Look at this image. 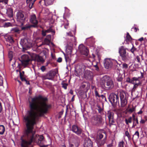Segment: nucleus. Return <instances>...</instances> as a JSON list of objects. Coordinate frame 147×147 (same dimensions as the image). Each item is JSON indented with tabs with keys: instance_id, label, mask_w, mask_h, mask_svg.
<instances>
[{
	"instance_id": "obj_61",
	"label": "nucleus",
	"mask_w": 147,
	"mask_h": 147,
	"mask_svg": "<svg viewBox=\"0 0 147 147\" xmlns=\"http://www.w3.org/2000/svg\"><path fill=\"white\" fill-rule=\"evenodd\" d=\"M49 31H50V32H51L53 33L54 34H53V35H54L55 34V31L54 30H53L51 28H49Z\"/></svg>"
},
{
	"instance_id": "obj_15",
	"label": "nucleus",
	"mask_w": 147,
	"mask_h": 147,
	"mask_svg": "<svg viewBox=\"0 0 147 147\" xmlns=\"http://www.w3.org/2000/svg\"><path fill=\"white\" fill-rule=\"evenodd\" d=\"M114 86V85L113 82L110 79L106 82V84H105V86L104 87L107 88L109 89H111L113 88Z\"/></svg>"
},
{
	"instance_id": "obj_35",
	"label": "nucleus",
	"mask_w": 147,
	"mask_h": 147,
	"mask_svg": "<svg viewBox=\"0 0 147 147\" xmlns=\"http://www.w3.org/2000/svg\"><path fill=\"white\" fill-rule=\"evenodd\" d=\"M11 31L12 32H15L18 33H19L20 32V30L18 28H12L11 30Z\"/></svg>"
},
{
	"instance_id": "obj_6",
	"label": "nucleus",
	"mask_w": 147,
	"mask_h": 147,
	"mask_svg": "<svg viewBox=\"0 0 147 147\" xmlns=\"http://www.w3.org/2000/svg\"><path fill=\"white\" fill-rule=\"evenodd\" d=\"M85 68V66L82 64L78 65L75 70L76 76H79L82 75L84 71Z\"/></svg>"
},
{
	"instance_id": "obj_54",
	"label": "nucleus",
	"mask_w": 147,
	"mask_h": 147,
	"mask_svg": "<svg viewBox=\"0 0 147 147\" xmlns=\"http://www.w3.org/2000/svg\"><path fill=\"white\" fill-rule=\"evenodd\" d=\"M8 0H0V3H4L5 4H7Z\"/></svg>"
},
{
	"instance_id": "obj_34",
	"label": "nucleus",
	"mask_w": 147,
	"mask_h": 147,
	"mask_svg": "<svg viewBox=\"0 0 147 147\" xmlns=\"http://www.w3.org/2000/svg\"><path fill=\"white\" fill-rule=\"evenodd\" d=\"M103 107L102 108H101L100 106L99 105H97V107L98 108V112L99 113H101L103 111Z\"/></svg>"
},
{
	"instance_id": "obj_46",
	"label": "nucleus",
	"mask_w": 147,
	"mask_h": 147,
	"mask_svg": "<svg viewBox=\"0 0 147 147\" xmlns=\"http://www.w3.org/2000/svg\"><path fill=\"white\" fill-rule=\"evenodd\" d=\"M88 84L86 82H83L81 86V87L83 88H84L86 87V86L88 85Z\"/></svg>"
},
{
	"instance_id": "obj_59",
	"label": "nucleus",
	"mask_w": 147,
	"mask_h": 147,
	"mask_svg": "<svg viewBox=\"0 0 147 147\" xmlns=\"http://www.w3.org/2000/svg\"><path fill=\"white\" fill-rule=\"evenodd\" d=\"M62 61V59L61 57H59L57 60V61L59 63H60Z\"/></svg>"
},
{
	"instance_id": "obj_40",
	"label": "nucleus",
	"mask_w": 147,
	"mask_h": 147,
	"mask_svg": "<svg viewBox=\"0 0 147 147\" xmlns=\"http://www.w3.org/2000/svg\"><path fill=\"white\" fill-rule=\"evenodd\" d=\"M136 106H133L132 108H130L127 111L129 113H131L135 111L136 110Z\"/></svg>"
},
{
	"instance_id": "obj_63",
	"label": "nucleus",
	"mask_w": 147,
	"mask_h": 147,
	"mask_svg": "<svg viewBox=\"0 0 147 147\" xmlns=\"http://www.w3.org/2000/svg\"><path fill=\"white\" fill-rule=\"evenodd\" d=\"M146 121L144 120V119H141L140 121V123H141L142 124H144L145 123Z\"/></svg>"
},
{
	"instance_id": "obj_1",
	"label": "nucleus",
	"mask_w": 147,
	"mask_h": 147,
	"mask_svg": "<svg viewBox=\"0 0 147 147\" xmlns=\"http://www.w3.org/2000/svg\"><path fill=\"white\" fill-rule=\"evenodd\" d=\"M48 101L47 97L40 95L32 98L31 100L29 101V109L27 111L28 115L23 117L26 127L25 131L26 137L23 136L20 139L21 147H29L35 140V132L33 130L34 126L40 118L44 117L51 108L52 105Z\"/></svg>"
},
{
	"instance_id": "obj_2",
	"label": "nucleus",
	"mask_w": 147,
	"mask_h": 147,
	"mask_svg": "<svg viewBox=\"0 0 147 147\" xmlns=\"http://www.w3.org/2000/svg\"><path fill=\"white\" fill-rule=\"evenodd\" d=\"M126 93L123 90L119 91L117 94L112 93L109 95L108 98L109 101L112 104L114 105H119V96L121 101V107H125L127 105V101L126 99Z\"/></svg>"
},
{
	"instance_id": "obj_26",
	"label": "nucleus",
	"mask_w": 147,
	"mask_h": 147,
	"mask_svg": "<svg viewBox=\"0 0 147 147\" xmlns=\"http://www.w3.org/2000/svg\"><path fill=\"white\" fill-rule=\"evenodd\" d=\"M133 121V125L132 126V128H134L136 126H137L139 124V122L138 119H136L132 120Z\"/></svg>"
},
{
	"instance_id": "obj_9",
	"label": "nucleus",
	"mask_w": 147,
	"mask_h": 147,
	"mask_svg": "<svg viewBox=\"0 0 147 147\" xmlns=\"http://www.w3.org/2000/svg\"><path fill=\"white\" fill-rule=\"evenodd\" d=\"M20 44L24 49H26L27 48H30L31 46V43L29 41L28 39L26 38L22 39Z\"/></svg>"
},
{
	"instance_id": "obj_52",
	"label": "nucleus",
	"mask_w": 147,
	"mask_h": 147,
	"mask_svg": "<svg viewBox=\"0 0 147 147\" xmlns=\"http://www.w3.org/2000/svg\"><path fill=\"white\" fill-rule=\"evenodd\" d=\"M139 78H136L135 77L133 78H132V81H133L132 82H133V83H132V84H134V83H135L134 82V81H137V80H138Z\"/></svg>"
},
{
	"instance_id": "obj_36",
	"label": "nucleus",
	"mask_w": 147,
	"mask_h": 147,
	"mask_svg": "<svg viewBox=\"0 0 147 147\" xmlns=\"http://www.w3.org/2000/svg\"><path fill=\"white\" fill-rule=\"evenodd\" d=\"M37 136H39V138L38 139V141L39 143H41V142L44 140V137L43 135H41L40 136H39L38 135H36V137H37Z\"/></svg>"
},
{
	"instance_id": "obj_8",
	"label": "nucleus",
	"mask_w": 147,
	"mask_h": 147,
	"mask_svg": "<svg viewBox=\"0 0 147 147\" xmlns=\"http://www.w3.org/2000/svg\"><path fill=\"white\" fill-rule=\"evenodd\" d=\"M20 60L22 65L25 67L29 64L30 59L28 55L24 54L22 56Z\"/></svg>"
},
{
	"instance_id": "obj_4",
	"label": "nucleus",
	"mask_w": 147,
	"mask_h": 147,
	"mask_svg": "<svg viewBox=\"0 0 147 147\" xmlns=\"http://www.w3.org/2000/svg\"><path fill=\"white\" fill-rule=\"evenodd\" d=\"M57 72L55 71L51 70L48 72L45 75H42L41 78L43 80L48 79L52 80L54 78Z\"/></svg>"
},
{
	"instance_id": "obj_60",
	"label": "nucleus",
	"mask_w": 147,
	"mask_h": 147,
	"mask_svg": "<svg viewBox=\"0 0 147 147\" xmlns=\"http://www.w3.org/2000/svg\"><path fill=\"white\" fill-rule=\"evenodd\" d=\"M136 59L137 61L138 62L140 63V59L139 57L138 56H137L136 57Z\"/></svg>"
},
{
	"instance_id": "obj_47",
	"label": "nucleus",
	"mask_w": 147,
	"mask_h": 147,
	"mask_svg": "<svg viewBox=\"0 0 147 147\" xmlns=\"http://www.w3.org/2000/svg\"><path fill=\"white\" fill-rule=\"evenodd\" d=\"M126 82H127L130 83L132 84V83H133L132 82L133 81H132V79H130L129 77H127L126 78Z\"/></svg>"
},
{
	"instance_id": "obj_5",
	"label": "nucleus",
	"mask_w": 147,
	"mask_h": 147,
	"mask_svg": "<svg viewBox=\"0 0 147 147\" xmlns=\"http://www.w3.org/2000/svg\"><path fill=\"white\" fill-rule=\"evenodd\" d=\"M119 53L123 61L126 62L128 60V55L127 54L126 49L123 46H121L119 48Z\"/></svg>"
},
{
	"instance_id": "obj_24",
	"label": "nucleus",
	"mask_w": 147,
	"mask_h": 147,
	"mask_svg": "<svg viewBox=\"0 0 147 147\" xmlns=\"http://www.w3.org/2000/svg\"><path fill=\"white\" fill-rule=\"evenodd\" d=\"M54 0H43L44 4L46 6L51 5L53 3V2Z\"/></svg>"
},
{
	"instance_id": "obj_22",
	"label": "nucleus",
	"mask_w": 147,
	"mask_h": 147,
	"mask_svg": "<svg viewBox=\"0 0 147 147\" xmlns=\"http://www.w3.org/2000/svg\"><path fill=\"white\" fill-rule=\"evenodd\" d=\"M79 142L76 141L69 143V147H78L79 146Z\"/></svg>"
},
{
	"instance_id": "obj_57",
	"label": "nucleus",
	"mask_w": 147,
	"mask_h": 147,
	"mask_svg": "<svg viewBox=\"0 0 147 147\" xmlns=\"http://www.w3.org/2000/svg\"><path fill=\"white\" fill-rule=\"evenodd\" d=\"M46 33L44 30H42V35L43 36H45L46 35Z\"/></svg>"
},
{
	"instance_id": "obj_10",
	"label": "nucleus",
	"mask_w": 147,
	"mask_h": 147,
	"mask_svg": "<svg viewBox=\"0 0 147 147\" xmlns=\"http://www.w3.org/2000/svg\"><path fill=\"white\" fill-rule=\"evenodd\" d=\"M71 130L78 136L80 135L82 132V129L78 125H72Z\"/></svg>"
},
{
	"instance_id": "obj_19",
	"label": "nucleus",
	"mask_w": 147,
	"mask_h": 147,
	"mask_svg": "<svg viewBox=\"0 0 147 147\" xmlns=\"http://www.w3.org/2000/svg\"><path fill=\"white\" fill-rule=\"evenodd\" d=\"M35 59L38 62L43 63L45 60L42 56L38 55H36L34 57Z\"/></svg>"
},
{
	"instance_id": "obj_16",
	"label": "nucleus",
	"mask_w": 147,
	"mask_h": 147,
	"mask_svg": "<svg viewBox=\"0 0 147 147\" xmlns=\"http://www.w3.org/2000/svg\"><path fill=\"white\" fill-rule=\"evenodd\" d=\"M92 73L89 70H86L84 72V77L86 80H90L92 78Z\"/></svg>"
},
{
	"instance_id": "obj_11",
	"label": "nucleus",
	"mask_w": 147,
	"mask_h": 147,
	"mask_svg": "<svg viewBox=\"0 0 147 147\" xmlns=\"http://www.w3.org/2000/svg\"><path fill=\"white\" fill-rule=\"evenodd\" d=\"M30 21L33 25H31L34 28L37 27L38 24V21L36 19V16L35 14H33L30 16Z\"/></svg>"
},
{
	"instance_id": "obj_28",
	"label": "nucleus",
	"mask_w": 147,
	"mask_h": 147,
	"mask_svg": "<svg viewBox=\"0 0 147 147\" xmlns=\"http://www.w3.org/2000/svg\"><path fill=\"white\" fill-rule=\"evenodd\" d=\"M5 131L4 126L3 125H0V135H3Z\"/></svg>"
},
{
	"instance_id": "obj_21",
	"label": "nucleus",
	"mask_w": 147,
	"mask_h": 147,
	"mask_svg": "<svg viewBox=\"0 0 147 147\" xmlns=\"http://www.w3.org/2000/svg\"><path fill=\"white\" fill-rule=\"evenodd\" d=\"M36 0H26V3L29 8L31 9L32 7L34 2Z\"/></svg>"
},
{
	"instance_id": "obj_38",
	"label": "nucleus",
	"mask_w": 147,
	"mask_h": 147,
	"mask_svg": "<svg viewBox=\"0 0 147 147\" xmlns=\"http://www.w3.org/2000/svg\"><path fill=\"white\" fill-rule=\"evenodd\" d=\"M13 56V52L11 51H9L8 53V57L10 59L9 61H10L12 60V58Z\"/></svg>"
},
{
	"instance_id": "obj_25",
	"label": "nucleus",
	"mask_w": 147,
	"mask_h": 147,
	"mask_svg": "<svg viewBox=\"0 0 147 147\" xmlns=\"http://www.w3.org/2000/svg\"><path fill=\"white\" fill-rule=\"evenodd\" d=\"M134 87L131 91L132 92H135L136 89L138 88V86L140 85H141V83L140 82H139L138 83H134Z\"/></svg>"
},
{
	"instance_id": "obj_49",
	"label": "nucleus",
	"mask_w": 147,
	"mask_h": 147,
	"mask_svg": "<svg viewBox=\"0 0 147 147\" xmlns=\"http://www.w3.org/2000/svg\"><path fill=\"white\" fill-rule=\"evenodd\" d=\"M128 65L126 63H124L122 64V67L123 68L126 69L127 68Z\"/></svg>"
},
{
	"instance_id": "obj_37",
	"label": "nucleus",
	"mask_w": 147,
	"mask_h": 147,
	"mask_svg": "<svg viewBox=\"0 0 147 147\" xmlns=\"http://www.w3.org/2000/svg\"><path fill=\"white\" fill-rule=\"evenodd\" d=\"M61 85L62 87L65 90H66L67 88V86L68 85V84L64 82L63 81H62Z\"/></svg>"
},
{
	"instance_id": "obj_18",
	"label": "nucleus",
	"mask_w": 147,
	"mask_h": 147,
	"mask_svg": "<svg viewBox=\"0 0 147 147\" xmlns=\"http://www.w3.org/2000/svg\"><path fill=\"white\" fill-rule=\"evenodd\" d=\"M106 140V137L103 140L97 139L96 142L98 147H100L104 146Z\"/></svg>"
},
{
	"instance_id": "obj_20",
	"label": "nucleus",
	"mask_w": 147,
	"mask_h": 147,
	"mask_svg": "<svg viewBox=\"0 0 147 147\" xmlns=\"http://www.w3.org/2000/svg\"><path fill=\"white\" fill-rule=\"evenodd\" d=\"M51 36L50 34L47 35L44 40V42L46 45H49L51 42Z\"/></svg>"
},
{
	"instance_id": "obj_7",
	"label": "nucleus",
	"mask_w": 147,
	"mask_h": 147,
	"mask_svg": "<svg viewBox=\"0 0 147 147\" xmlns=\"http://www.w3.org/2000/svg\"><path fill=\"white\" fill-rule=\"evenodd\" d=\"M16 17L17 21L21 23V24L23 25L26 19L23 11L21 10L18 11L17 13Z\"/></svg>"
},
{
	"instance_id": "obj_45",
	"label": "nucleus",
	"mask_w": 147,
	"mask_h": 147,
	"mask_svg": "<svg viewBox=\"0 0 147 147\" xmlns=\"http://www.w3.org/2000/svg\"><path fill=\"white\" fill-rule=\"evenodd\" d=\"M137 136V137L136 138H137V139L139 137V132L138 131H137L135 132V134L133 136V138L134 137V136Z\"/></svg>"
},
{
	"instance_id": "obj_13",
	"label": "nucleus",
	"mask_w": 147,
	"mask_h": 147,
	"mask_svg": "<svg viewBox=\"0 0 147 147\" xmlns=\"http://www.w3.org/2000/svg\"><path fill=\"white\" fill-rule=\"evenodd\" d=\"M104 65L106 69H109L113 66V62L110 59L106 58L105 60Z\"/></svg>"
},
{
	"instance_id": "obj_64",
	"label": "nucleus",
	"mask_w": 147,
	"mask_h": 147,
	"mask_svg": "<svg viewBox=\"0 0 147 147\" xmlns=\"http://www.w3.org/2000/svg\"><path fill=\"white\" fill-rule=\"evenodd\" d=\"M69 26V23H67L64 25V28L65 29H67L68 28V26Z\"/></svg>"
},
{
	"instance_id": "obj_48",
	"label": "nucleus",
	"mask_w": 147,
	"mask_h": 147,
	"mask_svg": "<svg viewBox=\"0 0 147 147\" xmlns=\"http://www.w3.org/2000/svg\"><path fill=\"white\" fill-rule=\"evenodd\" d=\"M4 27H7L11 26V24L9 22L6 23L4 25Z\"/></svg>"
},
{
	"instance_id": "obj_32",
	"label": "nucleus",
	"mask_w": 147,
	"mask_h": 147,
	"mask_svg": "<svg viewBox=\"0 0 147 147\" xmlns=\"http://www.w3.org/2000/svg\"><path fill=\"white\" fill-rule=\"evenodd\" d=\"M132 120V117H130L128 119H126L125 120V121L127 125H129V123H131Z\"/></svg>"
},
{
	"instance_id": "obj_43",
	"label": "nucleus",
	"mask_w": 147,
	"mask_h": 147,
	"mask_svg": "<svg viewBox=\"0 0 147 147\" xmlns=\"http://www.w3.org/2000/svg\"><path fill=\"white\" fill-rule=\"evenodd\" d=\"M66 62H67L69 61V58L68 55L64 54Z\"/></svg>"
},
{
	"instance_id": "obj_31",
	"label": "nucleus",
	"mask_w": 147,
	"mask_h": 147,
	"mask_svg": "<svg viewBox=\"0 0 147 147\" xmlns=\"http://www.w3.org/2000/svg\"><path fill=\"white\" fill-rule=\"evenodd\" d=\"M113 115L114 113L113 112H111L110 111H108L107 113L108 119L113 118Z\"/></svg>"
},
{
	"instance_id": "obj_14",
	"label": "nucleus",
	"mask_w": 147,
	"mask_h": 147,
	"mask_svg": "<svg viewBox=\"0 0 147 147\" xmlns=\"http://www.w3.org/2000/svg\"><path fill=\"white\" fill-rule=\"evenodd\" d=\"M111 79L108 76L105 75L101 78L100 84L102 87L105 86V83Z\"/></svg>"
},
{
	"instance_id": "obj_23",
	"label": "nucleus",
	"mask_w": 147,
	"mask_h": 147,
	"mask_svg": "<svg viewBox=\"0 0 147 147\" xmlns=\"http://www.w3.org/2000/svg\"><path fill=\"white\" fill-rule=\"evenodd\" d=\"M132 40V38L129 34L128 32L127 33L126 38L125 41L127 43H128L129 42H131Z\"/></svg>"
},
{
	"instance_id": "obj_12",
	"label": "nucleus",
	"mask_w": 147,
	"mask_h": 147,
	"mask_svg": "<svg viewBox=\"0 0 147 147\" xmlns=\"http://www.w3.org/2000/svg\"><path fill=\"white\" fill-rule=\"evenodd\" d=\"M78 49L82 54L87 56L88 51L85 46L82 44L80 45L78 47Z\"/></svg>"
},
{
	"instance_id": "obj_41",
	"label": "nucleus",
	"mask_w": 147,
	"mask_h": 147,
	"mask_svg": "<svg viewBox=\"0 0 147 147\" xmlns=\"http://www.w3.org/2000/svg\"><path fill=\"white\" fill-rule=\"evenodd\" d=\"M20 78L22 81H23L24 80H26V78L23 77L24 75L22 74V73L21 71L20 72Z\"/></svg>"
},
{
	"instance_id": "obj_55",
	"label": "nucleus",
	"mask_w": 147,
	"mask_h": 147,
	"mask_svg": "<svg viewBox=\"0 0 147 147\" xmlns=\"http://www.w3.org/2000/svg\"><path fill=\"white\" fill-rule=\"evenodd\" d=\"M46 69V68L44 66H42L40 67V69L42 72L44 71Z\"/></svg>"
},
{
	"instance_id": "obj_39",
	"label": "nucleus",
	"mask_w": 147,
	"mask_h": 147,
	"mask_svg": "<svg viewBox=\"0 0 147 147\" xmlns=\"http://www.w3.org/2000/svg\"><path fill=\"white\" fill-rule=\"evenodd\" d=\"M123 78L121 75H119L116 78L118 82H121L122 81Z\"/></svg>"
},
{
	"instance_id": "obj_50",
	"label": "nucleus",
	"mask_w": 147,
	"mask_h": 147,
	"mask_svg": "<svg viewBox=\"0 0 147 147\" xmlns=\"http://www.w3.org/2000/svg\"><path fill=\"white\" fill-rule=\"evenodd\" d=\"M124 142L123 141L120 142L119 144V147H124Z\"/></svg>"
},
{
	"instance_id": "obj_17",
	"label": "nucleus",
	"mask_w": 147,
	"mask_h": 147,
	"mask_svg": "<svg viewBox=\"0 0 147 147\" xmlns=\"http://www.w3.org/2000/svg\"><path fill=\"white\" fill-rule=\"evenodd\" d=\"M83 146L84 147H92V142L90 139H88L85 141Z\"/></svg>"
},
{
	"instance_id": "obj_53",
	"label": "nucleus",
	"mask_w": 147,
	"mask_h": 147,
	"mask_svg": "<svg viewBox=\"0 0 147 147\" xmlns=\"http://www.w3.org/2000/svg\"><path fill=\"white\" fill-rule=\"evenodd\" d=\"M3 83V78L0 75V86H1Z\"/></svg>"
},
{
	"instance_id": "obj_29",
	"label": "nucleus",
	"mask_w": 147,
	"mask_h": 147,
	"mask_svg": "<svg viewBox=\"0 0 147 147\" xmlns=\"http://www.w3.org/2000/svg\"><path fill=\"white\" fill-rule=\"evenodd\" d=\"M94 92L95 96L97 99H98V98L100 97V95H101L100 94L97 90V89L96 88L94 89Z\"/></svg>"
},
{
	"instance_id": "obj_44",
	"label": "nucleus",
	"mask_w": 147,
	"mask_h": 147,
	"mask_svg": "<svg viewBox=\"0 0 147 147\" xmlns=\"http://www.w3.org/2000/svg\"><path fill=\"white\" fill-rule=\"evenodd\" d=\"M137 50V49L133 45L132 47L131 48V49L130 50V51L131 52V53H132L133 54H134V52L135 51H136Z\"/></svg>"
},
{
	"instance_id": "obj_62",
	"label": "nucleus",
	"mask_w": 147,
	"mask_h": 147,
	"mask_svg": "<svg viewBox=\"0 0 147 147\" xmlns=\"http://www.w3.org/2000/svg\"><path fill=\"white\" fill-rule=\"evenodd\" d=\"M132 29H134V32H137L138 30H139V29L136 27H133L132 28Z\"/></svg>"
},
{
	"instance_id": "obj_30",
	"label": "nucleus",
	"mask_w": 147,
	"mask_h": 147,
	"mask_svg": "<svg viewBox=\"0 0 147 147\" xmlns=\"http://www.w3.org/2000/svg\"><path fill=\"white\" fill-rule=\"evenodd\" d=\"M6 37L7 38H5L7 41L8 42L11 43L14 42V40L11 36H9Z\"/></svg>"
},
{
	"instance_id": "obj_51",
	"label": "nucleus",
	"mask_w": 147,
	"mask_h": 147,
	"mask_svg": "<svg viewBox=\"0 0 147 147\" xmlns=\"http://www.w3.org/2000/svg\"><path fill=\"white\" fill-rule=\"evenodd\" d=\"M125 136H127L129 139L131 138V136L129 135L128 131H127L125 132Z\"/></svg>"
},
{
	"instance_id": "obj_42",
	"label": "nucleus",
	"mask_w": 147,
	"mask_h": 147,
	"mask_svg": "<svg viewBox=\"0 0 147 147\" xmlns=\"http://www.w3.org/2000/svg\"><path fill=\"white\" fill-rule=\"evenodd\" d=\"M109 119V124L111 125H113L114 123H115V121L113 119V118Z\"/></svg>"
},
{
	"instance_id": "obj_27",
	"label": "nucleus",
	"mask_w": 147,
	"mask_h": 147,
	"mask_svg": "<svg viewBox=\"0 0 147 147\" xmlns=\"http://www.w3.org/2000/svg\"><path fill=\"white\" fill-rule=\"evenodd\" d=\"M13 11L11 9H9L7 10V14L9 18L12 17L13 16Z\"/></svg>"
},
{
	"instance_id": "obj_3",
	"label": "nucleus",
	"mask_w": 147,
	"mask_h": 147,
	"mask_svg": "<svg viewBox=\"0 0 147 147\" xmlns=\"http://www.w3.org/2000/svg\"><path fill=\"white\" fill-rule=\"evenodd\" d=\"M103 120L100 116L96 115L92 117L90 122L92 125L100 127L104 123Z\"/></svg>"
},
{
	"instance_id": "obj_33",
	"label": "nucleus",
	"mask_w": 147,
	"mask_h": 147,
	"mask_svg": "<svg viewBox=\"0 0 147 147\" xmlns=\"http://www.w3.org/2000/svg\"><path fill=\"white\" fill-rule=\"evenodd\" d=\"M33 27L31 25H26L25 26L22 27V30H26L30 29L31 28Z\"/></svg>"
},
{
	"instance_id": "obj_58",
	"label": "nucleus",
	"mask_w": 147,
	"mask_h": 147,
	"mask_svg": "<svg viewBox=\"0 0 147 147\" xmlns=\"http://www.w3.org/2000/svg\"><path fill=\"white\" fill-rule=\"evenodd\" d=\"M132 117V120L136 119H138V117H136V116L134 114H133L132 115V117Z\"/></svg>"
},
{
	"instance_id": "obj_56",
	"label": "nucleus",
	"mask_w": 147,
	"mask_h": 147,
	"mask_svg": "<svg viewBox=\"0 0 147 147\" xmlns=\"http://www.w3.org/2000/svg\"><path fill=\"white\" fill-rule=\"evenodd\" d=\"M103 138V135L101 134H99L98 137L97 139H100V140L101 139Z\"/></svg>"
}]
</instances>
